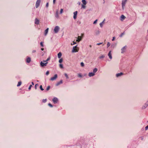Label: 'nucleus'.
<instances>
[{
	"label": "nucleus",
	"instance_id": "f257e3e1",
	"mask_svg": "<svg viewBox=\"0 0 148 148\" xmlns=\"http://www.w3.org/2000/svg\"><path fill=\"white\" fill-rule=\"evenodd\" d=\"M82 2L83 4L82 5V8L85 9L86 8V5L87 3V2L86 0H82Z\"/></svg>",
	"mask_w": 148,
	"mask_h": 148
},
{
	"label": "nucleus",
	"instance_id": "f03ea898",
	"mask_svg": "<svg viewBox=\"0 0 148 148\" xmlns=\"http://www.w3.org/2000/svg\"><path fill=\"white\" fill-rule=\"evenodd\" d=\"M79 48L77 47V45L73 47L72 50V52H76L78 51Z\"/></svg>",
	"mask_w": 148,
	"mask_h": 148
},
{
	"label": "nucleus",
	"instance_id": "7ed1b4c3",
	"mask_svg": "<svg viewBox=\"0 0 148 148\" xmlns=\"http://www.w3.org/2000/svg\"><path fill=\"white\" fill-rule=\"evenodd\" d=\"M127 0H122V8L123 10H124L125 6V4L126 3Z\"/></svg>",
	"mask_w": 148,
	"mask_h": 148
},
{
	"label": "nucleus",
	"instance_id": "20e7f679",
	"mask_svg": "<svg viewBox=\"0 0 148 148\" xmlns=\"http://www.w3.org/2000/svg\"><path fill=\"white\" fill-rule=\"evenodd\" d=\"M60 29V27L58 26H56L54 29V31L55 33H57Z\"/></svg>",
	"mask_w": 148,
	"mask_h": 148
},
{
	"label": "nucleus",
	"instance_id": "39448f33",
	"mask_svg": "<svg viewBox=\"0 0 148 148\" xmlns=\"http://www.w3.org/2000/svg\"><path fill=\"white\" fill-rule=\"evenodd\" d=\"M40 3V0H37L36 4V8H37L39 6Z\"/></svg>",
	"mask_w": 148,
	"mask_h": 148
},
{
	"label": "nucleus",
	"instance_id": "423d86ee",
	"mask_svg": "<svg viewBox=\"0 0 148 148\" xmlns=\"http://www.w3.org/2000/svg\"><path fill=\"white\" fill-rule=\"evenodd\" d=\"M57 77V75H55L51 77L50 79V80L51 81H53L55 80Z\"/></svg>",
	"mask_w": 148,
	"mask_h": 148
},
{
	"label": "nucleus",
	"instance_id": "0eeeda50",
	"mask_svg": "<svg viewBox=\"0 0 148 148\" xmlns=\"http://www.w3.org/2000/svg\"><path fill=\"white\" fill-rule=\"evenodd\" d=\"M126 48V46H125L121 49V53H123L125 51Z\"/></svg>",
	"mask_w": 148,
	"mask_h": 148
},
{
	"label": "nucleus",
	"instance_id": "6e6552de",
	"mask_svg": "<svg viewBox=\"0 0 148 148\" xmlns=\"http://www.w3.org/2000/svg\"><path fill=\"white\" fill-rule=\"evenodd\" d=\"M45 63H43L42 62H40V65L41 66H45L47 65V62H44Z\"/></svg>",
	"mask_w": 148,
	"mask_h": 148
},
{
	"label": "nucleus",
	"instance_id": "1a4fd4ad",
	"mask_svg": "<svg viewBox=\"0 0 148 148\" xmlns=\"http://www.w3.org/2000/svg\"><path fill=\"white\" fill-rule=\"evenodd\" d=\"M77 13V11H76L73 13V14H74L73 18L74 19H75L76 18Z\"/></svg>",
	"mask_w": 148,
	"mask_h": 148
},
{
	"label": "nucleus",
	"instance_id": "9d476101",
	"mask_svg": "<svg viewBox=\"0 0 148 148\" xmlns=\"http://www.w3.org/2000/svg\"><path fill=\"white\" fill-rule=\"evenodd\" d=\"M97 69L96 68H95L93 70V73H89L88 74H94V73H96L97 71Z\"/></svg>",
	"mask_w": 148,
	"mask_h": 148
},
{
	"label": "nucleus",
	"instance_id": "9b49d317",
	"mask_svg": "<svg viewBox=\"0 0 148 148\" xmlns=\"http://www.w3.org/2000/svg\"><path fill=\"white\" fill-rule=\"evenodd\" d=\"M53 101L54 103H56L58 101V99L56 98H54L53 99Z\"/></svg>",
	"mask_w": 148,
	"mask_h": 148
},
{
	"label": "nucleus",
	"instance_id": "f8f14e48",
	"mask_svg": "<svg viewBox=\"0 0 148 148\" xmlns=\"http://www.w3.org/2000/svg\"><path fill=\"white\" fill-rule=\"evenodd\" d=\"M39 21L37 18L35 19V23L36 24L38 25L39 24Z\"/></svg>",
	"mask_w": 148,
	"mask_h": 148
},
{
	"label": "nucleus",
	"instance_id": "ddd939ff",
	"mask_svg": "<svg viewBox=\"0 0 148 148\" xmlns=\"http://www.w3.org/2000/svg\"><path fill=\"white\" fill-rule=\"evenodd\" d=\"M121 20L122 21L125 19V17L123 15H122L121 16Z\"/></svg>",
	"mask_w": 148,
	"mask_h": 148
},
{
	"label": "nucleus",
	"instance_id": "4468645a",
	"mask_svg": "<svg viewBox=\"0 0 148 148\" xmlns=\"http://www.w3.org/2000/svg\"><path fill=\"white\" fill-rule=\"evenodd\" d=\"M62 83V80H61L60 82H58L56 84V86H58Z\"/></svg>",
	"mask_w": 148,
	"mask_h": 148
},
{
	"label": "nucleus",
	"instance_id": "2eb2a0df",
	"mask_svg": "<svg viewBox=\"0 0 148 148\" xmlns=\"http://www.w3.org/2000/svg\"><path fill=\"white\" fill-rule=\"evenodd\" d=\"M111 51H110L108 53V56H109V58L110 59H111L112 58V57L111 56Z\"/></svg>",
	"mask_w": 148,
	"mask_h": 148
},
{
	"label": "nucleus",
	"instance_id": "dca6fc26",
	"mask_svg": "<svg viewBox=\"0 0 148 148\" xmlns=\"http://www.w3.org/2000/svg\"><path fill=\"white\" fill-rule=\"evenodd\" d=\"M31 61V58H30L29 57L27 59L26 62H27L29 63Z\"/></svg>",
	"mask_w": 148,
	"mask_h": 148
},
{
	"label": "nucleus",
	"instance_id": "f3484780",
	"mask_svg": "<svg viewBox=\"0 0 148 148\" xmlns=\"http://www.w3.org/2000/svg\"><path fill=\"white\" fill-rule=\"evenodd\" d=\"M62 53L61 52H59L58 54V57L59 58H60L62 56Z\"/></svg>",
	"mask_w": 148,
	"mask_h": 148
},
{
	"label": "nucleus",
	"instance_id": "a211bd4d",
	"mask_svg": "<svg viewBox=\"0 0 148 148\" xmlns=\"http://www.w3.org/2000/svg\"><path fill=\"white\" fill-rule=\"evenodd\" d=\"M48 29H49L48 28H47L45 31V36H46L47 35V34L48 31Z\"/></svg>",
	"mask_w": 148,
	"mask_h": 148
},
{
	"label": "nucleus",
	"instance_id": "6ab92c4d",
	"mask_svg": "<svg viewBox=\"0 0 148 148\" xmlns=\"http://www.w3.org/2000/svg\"><path fill=\"white\" fill-rule=\"evenodd\" d=\"M22 84V82L21 81H20L18 82V84L17 85V87H18L20 86Z\"/></svg>",
	"mask_w": 148,
	"mask_h": 148
},
{
	"label": "nucleus",
	"instance_id": "aec40b11",
	"mask_svg": "<svg viewBox=\"0 0 148 148\" xmlns=\"http://www.w3.org/2000/svg\"><path fill=\"white\" fill-rule=\"evenodd\" d=\"M50 57H49L47 59V60L45 61H43V62H47V61L49 60H50Z\"/></svg>",
	"mask_w": 148,
	"mask_h": 148
},
{
	"label": "nucleus",
	"instance_id": "412c9836",
	"mask_svg": "<svg viewBox=\"0 0 148 148\" xmlns=\"http://www.w3.org/2000/svg\"><path fill=\"white\" fill-rule=\"evenodd\" d=\"M63 59L62 58L60 59L59 60V62L60 63H61L62 62Z\"/></svg>",
	"mask_w": 148,
	"mask_h": 148
},
{
	"label": "nucleus",
	"instance_id": "4be33fe9",
	"mask_svg": "<svg viewBox=\"0 0 148 148\" xmlns=\"http://www.w3.org/2000/svg\"><path fill=\"white\" fill-rule=\"evenodd\" d=\"M59 67L60 68L62 69L63 68V66L62 64H60L59 65Z\"/></svg>",
	"mask_w": 148,
	"mask_h": 148
},
{
	"label": "nucleus",
	"instance_id": "5701e85b",
	"mask_svg": "<svg viewBox=\"0 0 148 148\" xmlns=\"http://www.w3.org/2000/svg\"><path fill=\"white\" fill-rule=\"evenodd\" d=\"M40 88L41 90H44L42 88V86L41 85L40 86Z\"/></svg>",
	"mask_w": 148,
	"mask_h": 148
},
{
	"label": "nucleus",
	"instance_id": "b1692460",
	"mask_svg": "<svg viewBox=\"0 0 148 148\" xmlns=\"http://www.w3.org/2000/svg\"><path fill=\"white\" fill-rule=\"evenodd\" d=\"M107 47H108L110 45V43L109 42H108L107 44Z\"/></svg>",
	"mask_w": 148,
	"mask_h": 148
},
{
	"label": "nucleus",
	"instance_id": "393cba45",
	"mask_svg": "<svg viewBox=\"0 0 148 148\" xmlns=\"http://www.w3.org/2000/svg\"><path fill=\"white\" fill-rule=\"evenodd\" d=\"M105 57V56L104 55H102L100 57H99V58L101 59L102 58H103Z\"/></svg>",
	"mask_w": 148,
	"mask_h": 148
},
{
	"label": "nucleus",
	"instance_id": "a878e982",
	"mask_svg": "<svg viewBox=\"0 0 148 148\" xmlns=\"http://www.w3.org/2000/svg\"><path fill=\"white\" fill-rule=\"evenodd\" d=\"M82 40V38H80V39H77L76 40V41L77 42H79L80 41Z\"/></svg>",
	"mask_w": 148,
	"mask_h": 148
},
{
	"label": "nucleus",
	"instance_id": "bb28decb",
	"mask_svg": "<svg viewBox=\"0 0 148 148\" xmlns=\"http://www.w3.org/2000/svg\"><path fill=\"white\" fill-rule=\"evenodd\" d=\"M81 65L82 66H84V64L83 62L81 63Z\"/></svg>",
	"mask_w": 148,
	"mask_h": 148
},
{
	"label": "nucleus",
	"instance_id": "cd10ccee",
	"mask_svg": "<svg viewBox=\"0 0 148 148\" xmlns=\"http://www.w3.org/2000/svg\"><path fill=\"white\" fill-rule=\"evenodd\" d=\"M50 88V86H48L46 89L47 90H48Z\"/></svg>",
	"mask_w": 148,
	"mask_h": 148
},
{
	"label": "nucleus",
	"instance_id": "c85d7f7f",
	"mask_svg": "<svg viewBox=\"0 0 148 148\" xmlns=\"http://www.w3.org/2000/svg\"><path fill=\"white\" fill-rule=\"evenodd\" d=\"M40 45L41 46H42V47H43L44 46V45H43V42H41L40 43Z\"/></svg>",
	"mask_w": 148,
	"mask_h": 148
},
{
	"label": "nucleus",
	"instance_id": "c756f323",
	"mask_svg": "<svg viewBox=\"0 0 148 148\" xmlns=\"http://www.w3.org/2000/svg\"><path fill=\"white\" fill-rule=\"evenodd\" d=\"M47 101V99H43L42 100V102L45 103Z\"/></svg>",
	"mask_w": 148,
	"mask_h": 148
},
{
	"label": "nucleus",
	"instance_id": "7c9ffc66",
	"mask_svg": "<svg viewBox=\"0 0 148 148\" xmlns=\"http://www.w3.org/2000/svg\"><path fill=\"white\" fill-rule=\"evenodd\" d=\"M63 9H61L60 11V14H62L63 12Z\"/></svg>",
	"mask_w": 148,
	"mask_h": 148
},
{
	"label": "nucleus",
	"instance_id": "2f4dec72",
	"mask_svg": "<svg viewBox=\"0 0 148 148\" xmlns=\"http://www.w3.org/2000/svg\"><path fill=\"white\" fill-rule=\"evenodd\" d=\"M48 105L51 107H53V106L50 103L48 104Z\"/></svg>",
	"mask_w": 148,
	"mask_h": 148
},
{
	"label": "nucleus",
	"instance_id": "473e14b6",
	"mask_svg": "<svg viewBox=\"0 0 148 148\" xmlns=\"http://www.w3.org/2000/svg\"><path fill=\"white\" fill-rule=\"evenodd\" d=\"M32 85H30L29 87V88H28L29 90H30L31 89V88L32 87Z\"/></svg>",
	"mask_w": 148,
	"mask_h": 148
},
{
	"label": "nucleus",
	"instance_id": "72a5a7b5",
	"mask_svg": "<svg viewBox=\"0 0 148 148\" xmlns=\"http://www.w3.org/2000/svg\"><path fill=\"white\" fill-rule=\"evenodd\" d=\"M78 77H83V76L82 75H78Z\"/></svg>",
	"mask_w": 148,
	"mask_h": 148
},
{
	"label": "nucleus",
	"instance_id": "f704fd0d",
	"mask_svg": "<svg viewBox=\"0 0 148 148\" xmlns=\"http://www.w3.org/2000/svg\"><path fill=\"white\" fill-rule=\"evenodd\" d=\"M124 34V33H122L121 34V35H120V37H122V36Z\"/></svg>",
	"mask_w": 148,
	"mask_h": 148
},
{
	"label": "nucleus",
	"instance_id": "c9c22d12",
	"mask_svg": "<svg viewBox=\"0 0 148 148\" xmlns=\"http://www.w3.org/2000/svg\"><path fill=\"white\" fill-rule=\"evenodd\" d=\"M76 44V42H75L74 41L73 42V43L71 44V45H73Z\"/></svg>",
	"mask_w": 148,
	"mask_h": 148
},
{
	"label": "nucleus",
	"instance_id": "e433bc0d",
	"mask_svg": "<svg viewBox=\"0 0 148 148\" xmlns=\"http://www.w3.org/2000/svg\"><path fill=\"white\" fill-rule=\"evenodd\" d=\"M100 25L101 27H103L102 23H100Z\"/></svg>",
	"mask_w": 148,
	"mask_h": 148
},
{
	"label": "nucleus",
	"instance_id": "4c0bfd02",
	"mask_svg": "<svg viewBox=\"0 0 148 148\" xmlns=\"http://www.w3.org/2000/svg\"><path fill=\"white\" fill-rule=\"evenodd\" d=\"M38 84H36L35 85V89H36L37 88V86H38Z\"/></svg>",
	"mask_w": 148,
	"mask_h": 148
},
{
	"label": "nucleus",
	"instance_id": "58836bf2",
	"mask_svg": "<svg viewBox=\"0 0 148 148\" xmlns=\"http://www.w3.org/2000/svg\"><path fill=\"white\" fill-rule=\"evenodd\" d=\"M97 20H96L94 22L93 24H95V23H96L97 22Z\"/></svg>",
	"mask_w": 148,
	"mask_h": 148
},
{
	"label": "nucleus",
	"instance_id": "ea45409f",
	"mask_svg": "<svg viewBox=\"0 0 148 148\" xmlns=\"http://www.w3.org/2000/svg\"><path fill=\"white\" fill-rule=\"evenodd\" d=\"M49 6V3H47L46 5V6L47 8Z\"/></svg>",
	"mask_w": 148,
	"mask_h": 148
},
{
	"label": "nucleus",
	"instance_id": "a19ab883",
	"mask_svg": "<svg viewBox=\"0 0 148 148\" xmlns=\"http://www.w3.org/2000/svg\"><path fill=\"white\" fill-rule=\"evenodd\" d=\"M122 75H116V77H118L119 76H121Z\"/></svg>",
	"mask_w": 148,
	"mask_h": 148
},
{
	"label": "nucleus",
	"instance_id": "79ce46f5",
	"mask_svg": "<svg viewBox=\"0 0 148 148\" xmlns=\"http://www.w3.org/2000/svg\"><path fill=\"white\" fill-rule=\"evenodd\" d=\"M145 130H147L148 129V125L146 126L145 127Z\"/></svg>",
	"mask_w": 148,
	"mask_h": 148
},
{
	"label": "nucleus",
	"instance_id": "37998d69",
	"mask_svg": "<svg viewBox=\"0 0 148 148\" xmlns=\"http://www.w3.org/2000/svg\"><path fill=\"white\" fill-rule=\"evenodd\" d=\"M68 75H65V76L66 77V78L67 79L68 78Z\"/></svg>",
	"mask_w": 148,
	"mask_h": 148
},
{
	"label": "nucleus",
	"instance_id": "c03bdc74",
	"mask_svg": "<svg viewBox=\"0 0 148 148\" xmlns=\"http://www.w3.org/2000/svg\"><path fill=\"white\" fill-rule=\"evenodd\" d=\"M94 75H88L90 77H91L94 76Z\"/></svg>",
	"mask_w": 148,
	"mask_h": 148
},
{
	"label": "nucleus",
	"instance_id": "a18cd8bd",
	"mask_svg": "<svg viewBox=\"0 0 148 148\" xmlns=\"http://www.w3.org/2000/svg\"><path fill=\"white\" fill-rule=\"evenodd\" d=\"M115 37H113V38H112V41H113L114 40H115Z\"/></svg>",
	"mask_w": 148,
	"mask_h": 148
},
{
	"label": "nucleus",
	"instance_id": "49530a36",
	"mask_svg": "<svg viewBox=\"0 0 148 148\" xmlns=\"http://www.w3.org/2000/svg\"><path fill=\"white\" fill-rule=\"evenodd\" d=\"M49 71H47L46 73V74H49Z\"/></svg>",
	"mask_w": 148,
	"mask_h": 148
},
{
	"label": "nucleus",
	"instance_id": "de8ad7c7",
	"mask_svg": "<svg viewBox=\"0 0 148 148\" xmlns=\"http://www.w3.org/2000/svg\"><path fill=\"white\" fill-rule=\"evenodd\" d=\"M56 17L57 18H58V12H57L56 13Z\"/></svg>",
	"mask_w": 148,
	"mask_h": 148
},
{
	"label": "nucleus",
	"instance_id": "09e8293b",
	"mask_svg": "<svg viewBox=\"0 0 148 148\" xmlns=\"http://www.w3.org/2000/svg\"><path fill=\"white\" fill-rule=\"evenodd\" d=\"M102 44V42H101V43H97V45H100Z\"/></svg>",
	"mask_w": 148,
	"mask_h": 148
},
{
	"label": "nucleus",
	"instance_id": "8fccbe9b",
	"mask_svg": "<svg viewBox=\"0 0 148 148\" xmlns=\"http://www.w3.org/2000/svg\"><path fill=\"white\" fill-rule=\"evenodd\" d=\"M78 39H80V38H82L81 36H78Z\"/></svg>",
	"mask_w": 148,
	"mask_h": 148
},
{
	"label": "nucleus",
	"instance_id": "3c124183",
	"mask_svg": "<svg viewBox=\"0 0 148 148\" xmlns=\"http://www.w3.org/2000/svg\"><path fill=\"white\" fill-rule=\"evenodd\" d=\"M148 105V100L147 102V104L146 105V106L145 107H147Z\"/></svg>",
	"mask_w": 148,
	"mask_h": 148
},
{
	"label": "nucleus",
	"instance_id": "603ef678",
	"mask_svg": "<svg viewBox=\"0 0 148 148\" xmlns=\"http://www.w3.org/2000/svg\"><path fill=\"white\" fill-rule=\"evenodd\" d=\"M36 52V50H33L32 51V53H35Z\"/></svg>",
	"mask_w": 148,
	"mask_h": 148
},
{
	"label": "nucleus",
	"instance_id": "864d4df0",
	"mask_svg": "<svg viewBox=\"0 0 148 148\" xmlns=\"http://www.w3.org/2000/svg\"><path fill=\"white\" fill-rule=\"evenodd\" d=\"M117 74H123V73H122L121 72L120 73H118Z\"/></svg>",
	"mask_w": 148,
	"mask_h": 148
},
{
	"label": "nucleus",
	"instance_id": "5fc2aeb1",
	"mask_svg": "<svg viewBox=\"0 0 148 148\" xmlns=\"http://www.w3.org/2000/svg\"><path fill=\"white\" fill-rule=\"evenodd\" d=\"M56 0H53V3H55Z\"/></svg>",
	"mask_w": 148,
	"mask_h": 148
},
{
	"label": "nucleus",
	"instance_id": "6e6d98bb",
	"mask_svg": "<svg viewBox=\"0 0 148 148\" xmlns=\"http://www.w3.org/2000/svg\"><path fill=\"white\" fill-rule=\"evenodd\" d=\"M32 85H34V84L33 82H32Z\"/></svg>",
	"mask_w": 148,
	"mask_h": 148
},
{
	"label": "nucleus",
	"instance_id": "4d7b16f0",
	"mask_svg": "<svg viewBox=\"0 0 148 148\" xmlns=\"http://www.w3.org/2000/svg\"><path fill=\"white\" fill-rule=\"evenodd\" d=\"M44 48H42L41 49V50H42V51H43V50H44Z\"/></svg>",
	"mask_w": 148,
	"mask_h": 148
},
{
	"label": "nucleus",
	"instance_id": "13d9d810",
	"mask_svg": "<svg viewBox=\"0 0 148 148\" xmlns=\"http://www.w3.org/2000/svg\"><path fill=\"white\" fill-rule=\"evenodd\" d=\"M104 21H103V22H102L101 23H102V24H103L104 23Z\"/></svg>",
	"mask_w": 148,
	"mask_h": 148
},
{
	"label": "nucleus",
	"instance_id": "bf43d9fd",
	"mask_svg": "<svg viewBox=\"0 0 148 148\" xmlns=\"http://www.w3.org/2000/svg\"><path fill=\"white\" fill-rule=\"evenodd\" d=\"M90 47H91V45H90Z\"/></svg>",
	"mask_w": 148,
	"mask_h": 148
},
{
	"label": "nucleus",
	"instance_id": "052dcab7",
	"mask_svg": "<svg viewBox=\"0 0 148 148\" xmlns=\"http://www.w3.org/2000/svg\"><path fill=\"white\" fill-rule=\"evenodd\" d=\"M105 20V19H104L103 21H104Z\"/></svg>",
	"mask_w": 148,
	"mask_h": 148
},
{
	"label": "nucleus",
	"instance_id": "680f3d73",
	"mask_svg": "<svg viewBox=\"0 0 148 148\" xmlns=\"http://www.w3.org/2000/svg\"><path fill=\"white\" fill-rule=\"evenodd\" d=\"M145 106H146V105H145ZM145 107H144V108H145V107H145L146 106H145Z\"/></svg>",
	"mask_w": 148,
	"mask_h": 148
}]
</instances>
